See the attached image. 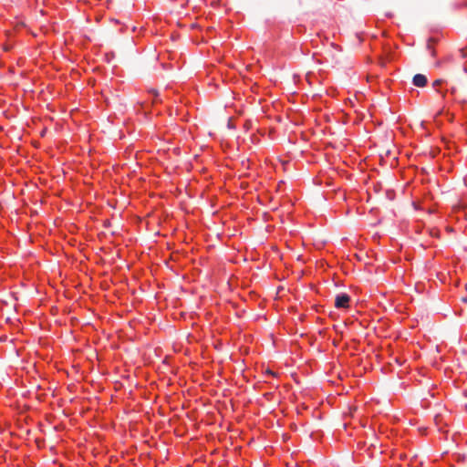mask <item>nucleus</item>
Here are the masks:
<instances>
[{
  "label": "nucleus",
  "mask_w": 467,
  "mask_h": 467,
  "mask_svg": "<svg viewBox=\"0 0 467 467\" xmlns=\"http://www.w3.org/2000/svg\"><path fill=\"white\" fill-rule=\"evenodd\" d=\"M151 92L153 93V95H154L155 97H157V96L159 95L158 91H157V90H155V89H152V90H151Z\"/></svg>",
  "instance_id": "obj_5"
},
{
  "label": "nucleus",
  "mask_w": 467,
  "mask_h": 467,
  "mask_svg": "<svg viewBox=\"0 0 467 467\" xmlns=\"http://www.w3.org/2000/svg\"><path fill=\"white\" fill-rule=\"evenodd\" d=\"M433 44H434V39L430 38V39L428 40V42H427V46H426L427 50L430 52V55H431V57H435V56H436V51H435V49H434V46H433Z\"/></svg>",
  "instance_id": "obj_3"
},
{
  "label": "nucleus",
  "mask_w": 467,
  "mask_h": 467,
  "mask_svg": "<svg viewBox=\"0 0 467 467\" xmlns=\"http://www.w3.org/2000/svg\"><path fill=\"white\" fill-rule=\"evenodd\" d=\"M350 297L347 294L337 295L335 298V306L337 308L348 307Z\"/></svg>",
  "instance_id": "obj_1"
},
{
  "label": "nucleus",
  "mask_w": 467,
  "mask_h": 467,
  "mask_svg": "<svg viewBox=\"0 0 467 467\" xmlns=\"http://www.w3.org/2000/svg\"><path fill=\"white\" fill-rule=\"evenodd\" d=\"M442 82H443V80H442V79H436V80H434V81H433V83H432V87H433V88H437V87H439L440 85H441V83H442Z\"/></svg>",
  "instance_id": "obj_4"
},
{
  "label": "nucleus",
  "mask_w": 467,
  "mask_h": 467,
  "mask_svg": "<svg viewBox=\"0 0 467 467\" xmlns=\"http://www.w3.org/2000/svg\"><path fill=\"white\" fill-rule=\"evenodd\" d=\"M413 85L416 87H425L427 85V78L422 74H416L412 78Z\"/></svg>",
  "instance_id": "obj_2"
}]
</instances>
